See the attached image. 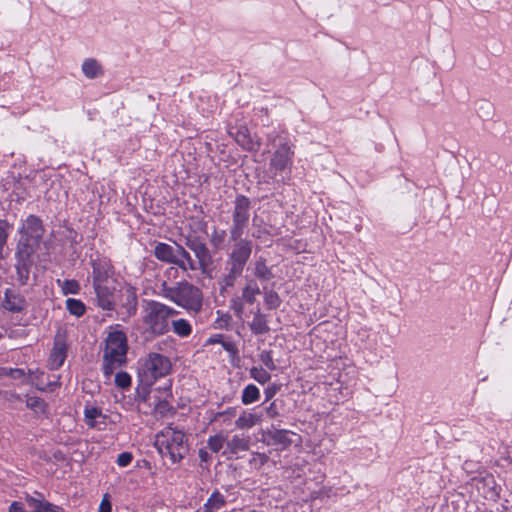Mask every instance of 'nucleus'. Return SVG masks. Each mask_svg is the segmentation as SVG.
Returning a JSON list of instances; mask_svg holds the SVG:
<instances>
[{
    "mask_svg": "<svg viewBox=\"0 0 512 512\" xmlns=\"http://www.w3.org/2000/svg\"><path fill=\"white\" fill-rule=\"evenodd\" d=\"M44 232L42 220L35 215H29L21 221L18 229L19 239L15 249V268L21 284H26L29 278L35 255L43 243Z\"/></svg>",
    "mask_w": 512,
    "mask_h": 512,
    "instance_id": "1",
    "label": "nucleus"
},
{
    "mask_svg": "<svg viewBox=\"0 0 512 512\" xmlns=\"http://www.w3.org/2000/svg\"><path fill=\"white\" fill-rule=\"evenodd\" d=\"M157 295L186 310L189 314H198L203 308L202 290L186 280L174 285L162 281L157 285Z\"/></svg>",
    "mask_w": 512,
    "mask_h": 512,
    "instance_id": "2",
    "label": "nucleus"
},
{
    "mask_svg": "<svg viewBox=\"0 0 512 512\" xmlns=\"http://www.w3.org/2000/svg\"><path fill=\"white\" fill-rule=\"evenodd\" d=\"M127 352L126 333L119 329V325L110 327L103 350V372L105 376H111L116 369L126 363Z\"/></svg>",
    "mask_w": 512,
    "mask_h": 512,
    "instance_id": "3",
    "label": "nucleus"
},
{
    "mask_svg": "<svg viewBox=\"0 0 512 512\" xmlns=\"http://www.w3.org/2000/svg\"><path fill=\"white\" fill-rule=\"evenodd\" d=\"M143 325L154 336H161L170 330L169 318L178 314L173 307L156 300H143Z\"/></svg>",
    "mask_w": 512,
    "mask_h": 512,
    "instance_id": "4",
    "label": "nucleus"
},
{
    "mask_svg": "<svg viewBox=\"0 0 512 512\" xmlns=\"http://www.w3.org/2000/svg\"><path fill=\"white\" fill-rule=\"evenodd\" d=\"M155 447L162 457H168L172 463H177L184 458L188 451L185 434L168 426L155 436Z\"/></svg>",
    "mask_w": 512,
    "mask_h": 512,
    "instance_id": "5",
    "label": "nucleus"
},
{
    "mask_svg": "<svg viewBox=\"0 0 512 512\" xmlns=\"http://www.w3.org/2000/svg\"><path fill=\"white\" fill-rule=\"evenodd\" d=\"M171 369L170 359L160 353H149L139 361V377L146 386H152L158 379L169 375Z\"/></svg>",
    "mask_w": 512,
    "mask_h": 512,
    "instance_id": "6",
    "label": "nucleus"
},
{
    "mask_svg": "<svg viewBox=\"0 0 512 512\" xmlns=\"http://www.w3.org/2000/svg\"><path fill=\"white\" fill-rule=\"evenodd\" d=\"M153 254L159 261L177 265L185 272L198 270L196 261L181 245L175 244L172 246L164 242H158L154 246Z\"/></svg>",
    "mask_w": 512,
    "mask_h": 512,
    "instance_id": "7",
    "label": "nucleus"
},
{
    "mask_svg": "<svg viewBox=\"0 0 512 512\" xmlns=\"http://www.w3.org/2000/svg\"><path fill=\"white\" fill-rule=\"evenodd\" d=\"M251 201L244 195H238L234 201L232 224L229 235L245 234L250 220Z\"/></svg>",
    "mask_w": 512,
    "mask_h": 512,
    "instance_id": "8",
    "label": "nucleus"
},
{
    "mask_svg": "<svg viewBox=\"0 0 512 512\" xmlns=\"http://www.w3.org/2000/svg\"><path fill=\"white\" fill-rule=\"evenodd\" d=\"M232 242L231 251L227 256L226 264H232L244 269L253 250V242L244 237V234L229 235Z\"/></svg>",
    "mask_w": 512,
    "mask_h": 512,
    "instance_id": "9",
    "label": "nucleus"
},
{
    "mask_svg": "<svg viewBox=\"0 0 512 512\" xmlns=\"http://www.w3.org/2000/svg\"><path fill=\"white\" fill-rule=\"evenodd\" d=\"M293 144L286 138H281L277 149L270 160V170L276 176L285 170H291L293 164Z\"/></svg>",
    "mask_w": 512,
    "mask_h": 512,
    "instance_id": "10",
    "label": "nucleus"
},
{
    "mask_svg": "<svg viewBox=\"0 0 512 512\" xmlns=\"http://www.w3.org/2000/svg\"><path fill=\"white\" fill-rule=\"evenodd\" d=\"M68 336L67 332L59 329L54 337L53 348L49 356V366L51 369H59L67 358Z\"/></svg>",
    "mask_w": 512,
    "mask_h": 512,
    "instance_id": "11",
    "label": "nucleus"
},
{
    "mask_svg": "<svg viewBox=\"0 0 512 512\" xmlns=\"http://www.w3.org/2000/svg\"><path fill=\"white\" fill-rule=\"evenodd\" d=\"M92 285L108 283L114 270L111 261L106 257H97L91 260Z\"/></svg>",
    "mask_w": 512,
    "mask_h": 512,
    "instance_id": "12",
    "label": "nucleus"
},
{
    "mask_svg": "<svg viewBox=\"0 0 512 512\" xmlns=\"http://www.w3.org/2000/svg\"><path fill=\"white\" fill-rule=\"evenodd\" d=\"M93 289L96 295L97 306L103 310L111 311L115 307L114 287H110L107 283L95 284Z\"/></svg>",
    "mask_w": 512,
    "mask_h": 512,
    "instance_id": "13",
    "label": "nucleus"
},
{
    "mask_svg": "<svg viewBox=\"0 0 512 512\" xmlns=\"http://www.w3.org/2000/svg\"><path fill=\"white\" fill-rule=\"evenodd\" d=\"M84 421L89 428L104 430L107 425V416L100 408L86 405L84 408Z\"/></svg>",
    "mask_w": 512,
    "mask_h": 512,
    "instance_id": "14",
    "label": "nucleus"
},
{
    "mask_svg": "<svg viewBox=\"0 0 512 512\" xmlns=\"http://www.w3.org/2000/svg\"><path fill=\"white\" fill-rule=\"evenodd\" d=\"M187 247L192 250L197 258L196 265L198 270L204 271L209 264L210 254L209 250L204 243L197 240H188Z\"/></svg>",
    "mask_w": 512,
    "mask_h": 512,
    "instance_id": "15",
    "label": "nucleus"
},
{
    "mask_svg": "<svg viewBox=\"0 0 512 512\" xmlns=\"http://www.w3.org/2000/svg\"><path fill=\"white\" fill-rule=\"evenodd\" d=\"M122 308L125 310L127 317L136 314L138 308V296L136 289L130 285L126 286L122 292Z\"/></svg>",
    "mask_w": 512,
    "mask_h": 512,
    "instance_id": "16",
    "label": "nucleus"
},
{
    "mask_svg": "<svg viewBox=\"0 0 512 512\" xmlns=\"http://www.w3.org/2000/svg\"><path fill=\"white\" fill-rule=\"evenodd\" d=\"M3 307L11 312H20L25 309L26 301L20 294L8 289L5 292Z\"/></svg>",
    "mask_w": 512,
    "mask_h": 512,
    "instance_id": "17",
    "label": "nucleus"
},
{
    "mask_svg": "<svg viewBox=\"0 0 512 512\" xmlns=\"http://www.w3.org/2000/svg\"><path fill=\"white\" fill-rule=\"evenodd\" d=\"M243 268L227 264V273L223 274L219 279V284L221 286V292L226 290L227 288H231L235 285L236 280L242 275Z\"/></svg>",
    "mask_w": 512,
    "mask_h": 512,
    "instance_id": "18",
    "label": "nucleus"
},
{
    "mask_svg": "<svg viewBox=\"0 0 512 512\" xmlns=\"http://www.w3.org/2000/svg\"><path fill=\"white\" fill-rule=\"evenodd\" d=\"M26 504L32 512H55L52 504L46 502L43 496L36 492L26 497Z\"/></svg>",
    "mask_w": 512,
    "mask_h": 512,
    "instance_id": "19",
    "label": "nucleus"
},
{
    "mask_svg": "<svg viewBox=\"0 0 512 512\" xmlns=\"http://www.w3.org/2000/svg\"><path fill=\"white\" fill-rule=\"evenodd\" d=\"M249 449V438L233 435L231 439H227L226 441V450L223 454H237L239 452H244Z\"/></svg>",
    "mask_w": 512,
    "mask_h": 512,
    "instance_id": "20",
    "label": "nucleus"
},
{
    "mask_svg": "<svg viewBox=\"0 0 512 512\" xmlns=\"http://www.w3.org/2000/svg\"><path fill=\"white\" fill-rule=\"evenodd\" d=\"M291 432L285 429H271L266 432V435L273 445H279L283 449L291 445L292 441L289 438Z\"/></svg>",
    "mask_w": 512,
    "mask_h": 512,
    "instance_id": "21",
    "label": "nucleus"
},
{
    "mask_svg": "<svg viewBox=\"0 0 512 512\" xmlns=\"http://www.w3.org/2000/svg\"><path fill=\"white\" fill-rule=\"evenodd\" d=\"M236 142L245 150L253 151L257 150L260 146L259 142L252 140L249 131L246 127H239L235 133Z\"/></svg>",
    "mask_w": 512,
    "mask_h": 512,
    "instance_id": "22",
    "label": "nucleus"
},
{
    "mask_svg": "<svg viewBox=\"0 0 512 512\" xmlns=\"http://www.w3.org/2000/svg\"><path fill=\"white\" fill-rule=\"evenodd\" d=\"M82 72L88 79H94L103 75L101 64L94 58H87L81 66Z\"/></svg>",
    "mask_w": 512,
    "mask_h": 512,
    "instance_id": "23",
    "label": "nucleus"
},
{
    "mask_svg": "<svg viewBox=\"0 0 512 512\" xmlns=\"http://www.w3.org/2000/svg\"><path fill=\"white\" fill-rule=\"evenodd\" d=\"M261 422V416L252 412L243 411L235 421L238 429H250Z\"/></svg>",
    "mask_w": 512,
    "mask_h": 512,
    "instance_id": "24",
    "label": "nucleus"
},
{
    "mask_svg": "<svg viewBox=\"0 0 512 512\" xmlns=\"http://www.w3.org/2000/svg\"><path fill=\"white\" fill-rule=\"evenodd\" d=\"M261 293L260 288L254 279L247 280L245 286L242 289L241 298L248 304H253L256 297Z\"/></svg>",
    "mask_w": 512,
    "mask_h": 512,
    "instance_id": "25",
    "label": "nucleus"
},
{
    "mask_svg": "<svg viewBox=\"0 0 512 512\" xmlns=\"http://www.w3.org/2000/svg\"><path fill=\"white\" fill-rule=\"evenodd\" d=\"M171 329L174 334L181 338H186L192 333V325L184 318L173 320L171 323Z\"/></svg>",
    "mask_w": 512,
    "mask_h": 512,
    "instance_id": "26",
    "label": "nucleus"
},
{
    "mask_svg": "<svg viewBox=\"0 0 512 512\" xmlns=\"http://www.w3.org/2000/svg\"><path fill=\"white\" fill-rule=\"evenodd\" d=\"M250 329L251 331L256 335L265 334L268 332L269 327L267 325L266 317L265 315L261 314L260 311H257L253 319L250 323Z\"/></svg>",
    "mask_w": 512,
    "mask_h": 512,
    "instance_id": "27",
    "label": "nucleus"
},
{
    "mask_svg": "<svg viewBox=\"0 0 512 512\" xmlns=\"http://www.w3.org/2000/svg\"><path fill=\"white\" fill-rule=\"evenodd\" d=\"M254 276L261 281H268L273 277L271 269L266 265V261L262 257L254 263Z\"/></svg>",
    "mask_w": 512,
    "mask_h": 512,
    "instance_id": "28",
    "label": "nucleus"
},
{
    "mask_svg": "<svg viewBox=\"0 0 512 512\" xmlns=\"http://www.w3.org/2000/svg\"><path fill=\"white\" fill-rule=\"evenodd\" d=\"M260 398V391L254 384H248L242 391L241 401L244 405L252 404Z\"/></svg>",
    "mask_w": 512,
    "mask_h": 512,
    "instance_id": "29",
    "label": "nucleus"
},
{
    "mask_svg": "<svg viewBox=\"0 0 512 512\" xmlns=\"http://www.w3.org/2000/svg\"><path fill=\"white\" fill-rule=\"evenodd\" d=\"M227 435L224 432H219L212 435L207 440V446L213 453H218L226 444Z\"/></svg>",
    "mask_w": 512,
    "mask_h": 512,
    "instance_id": "30",
    "label": "nucleus"
},
{
    "mask_svg": "<svg viewBox=\"0 0 512 512\" xmlns=\"http://www.w3.org/2000/svg\"><path fill=\"white\" fill-rule=\"evenodd\" d=\"M226 503L225 497L219 492L211 494L207 502L205 503L206 512H212L213 510H220L224 508Z\"/></svg>",
    "mask_w": 512,
    "mask_h": 512,
    "instance_id": "31",
    "label": "nucleus"
},
{
    "mask_svg": "<svg viewBox=\"0 0 512 512\" xmlns=\"http://www.w3.org/2000/svg\"><path fill=\"white\" fill-rule=\"evenodd\" d=\"M66 308L71 315L76 317H81L86 311L85 304L81 300L74 298L66 300Z\"/></svg>",
    "mask_w": 512,
    "mask_h": 512,
    "instance_id": "32",
    "label": "nucleus"
},
{
    "mask_svg": "<svg viewBox=\"0 0 512 512\" xmlns=\"http://www.w3.org/2000/svg\"><path fill=\"white\" fill-rule=\"evenodd\" d=\"M250 376L262 385L266 384L271 379L270 373L262 366H253L250 369Z\"/></svg>",
    "mask_w": 512,
    "mask_h": 512,
    "instance_id": "33",
    "label": "nucleus"
},
{
    "mask_svg": "<svg viewBox=\"0 0 512 512\" xmlns=\"http://www.w3.org/2000/svg\"><path fill=\"white\" fill-rule=\"evenodd\" d=\"M10 229L11 225L6 220L0 219V260L3 258V250L7 243Z\"/></svg>",
    "mask_w": 512,
    "mask_h": 512,
    "instance_id": "34",
    "label": "nucleus"
},
{
    "mask_svg": "<svg viewBox=\"0 0 512 512\" xmlns=\"http://www.w3.org/2000/svg\"><path fill=\"white\" fill-rule=\"evenodd\" d=\"M26 406L36 413H44L46 408L44 400L36 396L28 397Z\"/></svg>",
    "mask_w": 512,
    "mask_h": 512,
    "instance_id": "35",
    "label": "nucleus"
},
{
    "mask_svg": "<svg viewBox=\"0 0 512 512\" xmlns=\"http://www.w3.org/2000/svg\"><path fill=\"white\" fill-rule=\"evenodd\" d=\"M237 409L235 407H229L222 412H218L215 414L213 421H217L222 419L224 424H230L232 418L236 416Z\"/></svg>",
    "mask_w": 512,
    "mask_h": 512,
    "instance_id": "36",
    "label": "nucleus"
},
{
    "mask_svg": "<svg viewBox=\"0 0 512 512\" xmlns=\"http://www.w3.org/2000/svg\"><path fill=\"white\" fill-rule=\"evenodd\" d=\"M264 300L269 309H276L281 304L279 295L273 290L265 293Z\"/></svg>",
    "mask_w": 512,
    "mask_h": 512,
    "instance_id": "37",
    "label": "nucleus"
},
{
    "mask_svg": "<svg viewBox=\"0 0 512 512\" xmlns=\"http://www.w3.org/2000/svg\"><path fill=\"white\" fill-rule=\"evenodd\" d=\"M115 384L121 389H127L131 386V376L126 372H118L115 375Z\"/></svg>",
    "mask_w": 512,
    "mask_h": 512,
    "instance_id": "38",
    "label": "nucleus"
},
{
    "mask_svg": "<svg viewBox=\"0 0 512 512\" xmlns=\"http://www.w3.org/2000/svg\"><path fill=\"white\" fill-rule=\"evenodd\" d=\"M62 291L65 295L78 294L80 291V285L76 280H65L62 284Z\"/></svg>",
    "mask_w": 512,
    "mask_h": 512,
    "instance_id": "39",
    "label": "nucleus"
},
{
    "mask_svg": "<svg viewBox=\"0 0 512 512\" xmlns=\"http://www.w3.org/2000/svg\"><path fill=\"white\" fill-rule=\"evenodd\" d=\"M260 360L269 370L276 369L271 351H262L260 354Z\"/></svg>",
    "mask_w": 512,
    "mask_h": 512,
    "instance_id": "40",
    "label": "nucleus"
},
{
    "mask_svg": "<svg viewBox=\"0 0 512 512\" xmlns=\"http://www.w3.org/2000/svg\"><path fill=\"white\" fill-rule=\"evenodd\" d=\"M133 460V456L130 452H122L118 455L116 463L120 467H127Z\"/></svg>",
    "mask_w": 512,
    "mask_h": 512,
    "instance_id": "41",
    "label": "nucleus"
},
{
    "mask_svg": "<svg viewBox=\"0 0 512 512\" xmlns=\"http://www.w3.org/2000/svg\"><path fill=\"white\" fill-rule=\"evenodd\" d=\"M112 510V505H111V502H110V497L108 494H105L103 496V499L99 505V510L98 512H111Z\"/></svg>",
    "mask_w": 512,
    "mask_h": 512,
    "instance_id": "42",
    "label": "nucleus"
},
{
    "mask_svg": "<svg viewBox=\"0 0 512 512\" xmlns=\"http://www.w3.org/2000/svg\"><path fill=\"white\" fill-rule=\"evenodd\" d=\"M265 412L267 417H269L270 419H275L276 417L279 416V411L275 402H271L270 405L266 407Z\"/></svg>",
    "mask_w": 512,
    "mask_h": 512,
    "instance_id": "43",
    "label": "nucleus"
},
{
    "mask_svg": "<svg viewBox=\"0 0 512 512\" xmlns=\"http://www.w3.org/2000/svg\"><path fill=\"white\" fill-rule=\"evenodd\" d=\"M278 390H279V387L277 385H275V384L268 386L264 390L265 400L269 401L270 399H272L276 395Z\"/></svg>",
    "mask_w": 512,
    "mask_h": 512,
    "instance_id": "44",
    "label": "nucleus"
},
{
    "mask_svg": "<svg viewBox=\"0 0 512 512\" xmlns=\"http://www.w3.org/2000/svg\"><path fill=\"white\" fill-rule=\"evenodd\" d=\"M232 309L234 310L236 316L240 317L244 312L243 303L238 299L233 300Z\"/></svg>",
    "mask_w": 512,
    "mask_h": 512,
    "instance_id": "45",
    "label": "nucleus"
},
{
    "mask_svg": "<svg viewBox=\"0 0 512 512\" xmlns=\"http://www.w3.org/2000/svg\"><path fill=\"white\" fill-rule=\"evenodd\" d=\"M24 504L19 501H14L9 507V512H23Z\"/></svg>",
    "mask_w": 512,
    "mask_h": 512,
    "instance_id": "46",
    "label": "nucleus"
},
{
    "mask_svg": "<svg viewBox=\"0 0 512 512\" xmlns=\"http://www.w3.org/2000/svg\"><path fill=\"white\" fill-rule=\"evenodd\" d=\"M209 343H222L223 347L226 350L230 349L231 344L222 342V336L221 335H215L214 337L209 338Z\"/></svg>",
    "mask_w": 512,
    "mask_h": 512,
    "instance_id": "47",
    "label": "nucleus"
},
{
    "mask_svg": "<svg viewBox=\"0 0 512 512\" xmlns=\"http://www.w3.org/2000/svg\"><path fill=\"white\" fill-rule=\"evenodd\" d=\"M199 458H200L201 461L207 462L208 459H209L208 452L206 450H204V449H200L199 450Z\"/></svg>",
    "mask_w": 512,
    "mask_h": 512,
    "instance_id": "48",
    "label": "nucleus"
},
{
    "mask_svg": "<svg viewBox=\"0 0 512 512\" xmlns=\"http://www.w3.org/2000/svg\"><path fill=\"white\" fill-rule=\"evenodd\" d=\"M265 233H267V231H266L265 229H264V230H262V229H257V230H255V231L252 233V236H253L254 238H256V239H261V238H262V236H263Z\"/></svg>",
    "mask_w": 512,
    "mask_h": 512,
    "instance_id": "49",
    "label": "nucleus"
},
{
    "mask_svg": "<svg viewBox=\"0 0 512 512\" xmlns=\"http://www.w3.org/2000/svg\"><path fill=\"white\" fill-rule=\"evenodd\" d=\"M12 370L8 371V369L0 367V377L8 376Z\"/></svg>",
    "mask_w": 512,
    "mask_h": 512,
    "instance_id": "50",
    "label": "nucleus"
}]
</instances>
